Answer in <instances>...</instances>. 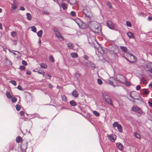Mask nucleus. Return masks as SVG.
I'll list each match as a JSON object with an SVG mask.
<instances>
[{"label": "nucleus", "mask_w": 152, "mask_h": 152, "mask_svg": "<svg viewBox=\"0 0 152 152\" xmlns=\"http://www.w3.org/2000/svg\"><path fill=\"white\" fill-rule=\"evenodd\" d=\"M106 5L109 7L110 9H112L113 8L111 4L110 3L109 1H107L106 2Z\"/></svg>", "instance_id": "obj_21"}, {"label": "nucleus", "mask_w": 152, "mask_h": 152, "mask_svg": "<svg viewBox=\"0 0 152 152\" xmlns=\"http://www.w3.org/2000/svg\"><path fill=\"white\" fill-rule=\"evenodd\" d=\"M119 125V124H118L117 122H115L113 123V126L114 128H115L116 127H117L118 126V125Z\"/></svg>", "instance_id": "obj_32"}, {"label": "nucleus", "mask_w": 152, "mask_h": 152, "mask_svg": "<svg viewBox=\"0 0 152 152\" xmlns=\"http://www.w3.org/2000/svg\"><path fill=\"white\" fill-rule=\"evenodd\" d=\"M20 9L21 10L24 11L25 10V8L23 6H20Z\"/></svg>", "instance_id": "obj_51"}, {"label": "nucleus", "mask_w": 152, "mask_h": 152, "mask_svg": "<svg viewBox=\"0 0 152 152\" xmlns=\"http://www.w3.org/2000/svg\"><path fill=\"white\" fill-rule=\"evenodd\" d=\"M44 13L45 14H46L47 15H49V12H44Z\"/></svg>", "instance_id": "obj_62"}, {"label": "nucleus", "mask_w": 152, "mask_h": 152, "mask_svg": "<svg viewBox=\"0 0 152 152\" xmlns=\"http://www.w3.org/2000/svg\"><path fill=\"white\" fill-rule=\"evenodd\" d=\"M127 35L130 38H133L134 37L133 35V34L131 32H128L127 33Z\"/></svg>", "instance_id": "obj_16"}, {"label": "nucleus", "mask_w": 152, "mask_h": 152, "mask_svg": "<svg viewBox=\"0 0 152 152\" xmlns=\"http://www.w3.org/2000/svg\"><path fill=\"white\" fill-rule=\"evenodd\" d=\"M61 97L62 99V100L64 101H67V99L66 96H65V95H61Z\"/></svg>", "instance_id": "obj_22"}, {"label": "nucleus", "mask_w": 152, "mask_h": 152, "mask_svg": "<svg viewBox=\"0 0 152 152\" xmlns=\"http://www.w3.org/2000/svg\"><path fill=\"white\" fill-rule=\"evenodd\" d=\"M121 49L124 52H126L127 51V49L126 47L124 46H121Z\"/></svg>", "instance_id": "obj_24"}, {"label": "nucleus", "mask_w": 152, "mask_h": 152, "mask_svg": "<svg viewBox=\"0 0 152 152\" xmlns=\"http://www.w3.org/2000/svg\"><path fill=\"white\" fill-rule=\"evenodd\" d=\"M22 64L24 66H26L27 65V62L24 61V60H23L22 61Z\"/></svg>", "instance_id": "obj_44"}, {"label": "nucleus", "mask_w": 152, "mask_h": 152, "mask_svg": "<svg viewBox=\"0 0 152 152\" xmlns=\"http://www.w3.org/2000/svg\"><path fill=\"white\" fill-rule=\"evenodd\" d=\"M134 135L137 139H140V135L137 133H134Z\"/></svg>", "instance_id": "obj_37"}, {"label": "nucleus", "mask_w": 152, "mask_h": 152, "mask_svg": "<svg viewBox=\"0 0 152 152\" xmlns=\"http://www.w3.org/2000/svg\"><path fill=\"white\" fill-rule=\"evenodd\" d=\"M45 78L48 79H50L51 77V76L49 74H45Z\"/></svg>", "instance_id": "obj_30"}, {"label": "nucleus", "mask_w": 152, "mask_h": 152, "mask_svg": "<svg viewBox=\"0 0 152 152\" xmlns=\"http://www.w3.org/2000/svg\"><path fill=\"white\" fill-rule=\"evenodd\" d=\"M70 14L72 16H74L75 15V13L74 11L71 12Z\"/></svg>", "instance_id": "obj_46"}, {"label": "nucleus", "mask_w": 152, "mask_h": 152, "mask_svg": "<svg viewBox=\"0 0 152 152\" xmlns=\"http://www.w3.org/2000/svg\"><path fill=\"white\" fill-rule=\"evenodd\" d=\"M152 65L148 64H147L146 66L145 69L146 70L149 72L151 73H152Z\"/></svg>", "instance_id": "obj_7"}, {"label": "nucleus", "mask_w": 152, "mask_h": 152, "mask_svg": "<svg viewBox=\"0 0 152 152\" xmlns=\"http://www.w3.org/2000/svg\"><path fill=\"white\" fill-rule=\"evenodd\" d=\"M17 98L15 97H13L11 99L12 102V103L15 102L17 101Z\"/></svg>", "instance_id": "obj_34"}, {"label": "nucleus", "mask_w": 152, "mask_h": 152, "mask_svg": "<svg viewBox=\"0 0 152 152\" xmlns=\"http://www.w3.org/2000/svg\"><path fill=\"white\" fill-rule=\"evenodd\" d=\"M54 32L56 36L59 40L60 41H63L64 40V37L61 36L58 29H54Z\"/></svg>", "instance_id": "obj_3"}, {"label": "nucleus", "mask_w": 152, "mask_h": 152, "mask_svg": "<svg viewBox=\"0 0 152 152\" xmlns=\"http://www.w3.org/2000/svg\"><path fill=\"white\" fill-rule=\"evenodd\" d=\"M20 109V106L18 104L16 105V109L18 111H19Z\"/></svg>", "instance_id": "obj_42"}, {"label": "nucleus", "mask_w": 152, "mask_h": 152, "mask_svg": "<svg viewBox=\"0 0 152 152\" xmlns=\"http://www.w3.org/2000/svg\"><path fill=\"white\" fill-rule=\"evenodd\" d=\"M133 93H137L135 91H132L130 93V94H129V96L131 98L133 99H137L139 100V99H135L132 96V94Z\"/></svg>", "instance_id": "obj_23"}, {"label": "nucleus", "mask_w": 152, "mask_h": 152, "mask_svg": "<svg viewBox=\"0 0 152 152\" xmlns=\"http://www.w3.org/2000/svg\"><path fill=\"white\" fill-rule=\"evenodd\" d=\"M141 93L143 94L147 95L148 94L149 91L147 89H142L141 90Z\"/></svg>", "instance_id": "obj_10"}, {"label": "nucleus", "mask_w": 152, "mask_h": 152, "mask_svg": "<svg viewBox=\"0 0 152 152\" xmlns=\"http://www.w3.org/2000/svg\"><path fill=\"white\" fill-rule=\"evenodd\" d=\"M117 127V128L119 132L121 133L122 132V128L121 125L119 124V125Z\"/></svg>", "instance_id": "obj_15"}, {"label": "nucleus", "mask_w": 152, "mask_h": 152, "mask_svg": "<svg viewBox=\"0 0 152 152\" xmlns=\"http://www.w3.org/2000/svg\"><path fill=\"white\" fill-rule=\"evenodd\" d=\"M43 33L42 31V30H40L37 32V35L39 37H40L42 36Z\"/></svg>", "instance_id": "obj_25"}, {"label": "nucleus", "mask_w": 152, "mask_h": 152, "mask_svg": "<svg viewBox=\"0 0 152 152\" xmlns=\"http://www.w3.org/2000/svg\"><path fill=\"white\" fill-rule=\"evenodd\" d=\"M108 82L110 85H111L113 86V81H111L110 80H109L108 81Z\"/></svg>", "instance_id": "obj_56"}, {"label": "nucleus", "mask_w": 152, "mask_h": 152, "mask_svg": "<svg viewBox=\"0 0 152 152\" xmlns=\"http://www.w3.org/2000/svg\"><path fill=\"white\" fill-rule=\"evenodd\" d=\"M93 113L94 114V115H95L96 116H98L99 115V113L96 111H94Z\"/></svg>", "instance_id": "obj_33"}, {"label": "nucleus", "mask_w": 152, "mask_h": 152, "mask_svg": "<svg viewBox=\"0 0 152 152\" xmlns=\"http://www.w3.org/2000/svg\"><path fill=\"white\" fill-rule=\"evenodd\" d=\"M116 146L119 149L122 150L123 148V146L122 144L120 143H117L116 144Z\"/></svg>", "instance_id": "obj_12"}, {"label": "nucleus", "mask_w": 152, "mask_h": 152, "mask_svg": "<svg viewBox=\"0 0 152 152\" xmlns=\"http://www.w3.org/2000/svg\"><path fill=\"white\" fill-rule=\"evenodd\" d=\"M38 72L40 74H42L43 75V77L45 76V74H44L45 72H40L39 71H38Z\"/></svg>", "instance_id": "obj_52"}, {"label": "nucleus", "mask_w": 152, "mask_h": 152, "mask_svg": "<svg viewBox=\"0 0 152 152\" xmlns=\"http://www.w3.org/2000/svg\"><path fill=\"white\" fill-rule=\"evenodd\" d=\"M126 25L128 27H131L132 26L131 23L129 21H126Z\"/></svg>", "instance_id": "obj_38"}, {"label": "nucleus", "mask_w": 152, "mask_h": 152, "mask_svg": "<svg viewBox=\"0 0 152 152\" xmlns=\"http://www.w3.org/2000/svg\"><path fill=\"white\" fill-rule=\"evenodd\" d=\"M78 20H78V19H77V20H75V21L76 23H77V24L79 25V24H78V23H77V21Z\"/></svg>", "instance_id": "obj_64"}, {"label": "nucleus", "mask_w": 152, "mask_h": 152, "mask_svg": "<svg viewBox=\"0 0 152 152\" xmlns=\"http://www.w3.org/2000/svg\"><path fill=\"white\" fill-rule=\"evenodd\" d=\"M83 58L84 59H85L86 60H88V56L86 55H85L84 56Z\"/></svg>", "instance_id": "obj_54"}, {"label": "nucleus", "mask_w": 152, "mask_h": 152, "mask_svg": "<svg viewBox=\"0 0 152 152\" xmlns=\"http://www.w3.org/2000/svg\"><path fill=\"white\" fill-rule=\"evenodd\" d=\"M98 83L100 85H101L102 83V80L99 79L97 80Z\"/></svg>", "instance_id": "obj_41"}, {"label": "nucleus", "mask_w": 152, "mask_h": 152, "mask_svg": "<svg viewBox=\"0 0 152 152\" xmlns=\"http://www.w3.org/2000/svg\"><path fill=\"white\" fill-rule=\"evenodd\" d=\"M92 31L96 35L102 36L103 35L102 31V29H91Z\"/></svg>", "instance_id": "obj_5"}, {"label": "nucleus", "mask_w": 152, "mask_h": 152, "mask_svg": "<svg viewBox=\"0 0 152 152\" xmlns=\"http://www.w3.org/2000/svg\"><path fill=\"white\" fill-rule=\"evenodd\" d=\"M32 31L34 32H36L37 29H31Z\"/></svg>", "instance_id": "obj_59"}, {"label": "nucleus", "mask_w": 152, "mask_h": 152, "mask_svg": "<svg viewBox=\"0 0 152 152\" xmlns=\"http://www.w3.org/2000/svg\"><path fill=\"white\" fill-rule=\"evenodd\" d=\"M91 69L92 70H94L95 69V66H96L95 64L94 63H91Z\"/></svg>", "instance_id": "obj_31"}, {"label": "nucleus", "mask_w": 152, "mask_h": 152, "mask_svg": "<svg viewBox=\"0 0 152 152\" xmlns=\"http://www.w3.org/2000/svg\"><path fill=\"white\" fill-rule=\"evenodd\" d=\"M125 84L128 86H130L129 82L127 81L125 82Z\"/></svg>", "instance_id": "obj_50"}, {"label": "nucleus", "mask_w": 152, "mask_h": 152, "mask_svg": "<svg viewBox=\"0 0 152 152\" xmlns=\"http://www.w3.org/2000/svg\"><path fill=\"white\" fill-rule=\"evenodd\" d=\"M10 83L13 84L15 86H16V83L15 81L11 80L10 81Z\"/></svg>", "instance_id": "obj_39"}, {"label": "nucleus", "mask_w": 152, "mask_h": 152, "mask_svg": "<svg viewBox=\"0 0 152 152\" xmlns=\"http://www.w3.org/2000/svg\"><path fill=\"white\" fill-rule=\"evenodd\" d=\"M20 69L22 70H24L25 69V67L23 66H20Z\"/></svg>", "instance_id": "obj_45"}, {"label": "nucleus", "mask_w": 152, "mask_h": 152, "mask_svg": "<svg viewBox=\"0 0 152 152\" xmlns=\"http://www.w3.org/2000/svg\"><path fill=\"white\" fill-rule=\"evenodd\" d=\"M70 104L72 106H75L77 105V103L75 101L71 100L70 102Z\"/></svg>", "instance_id": "obj_14"}, {"label": "nucleus", "mask_w": 152, "mask_h": 152, "mask_svg": "<svg viewBox=\"0 0 152 152\" xmlns=\"http://www.w3.org/2000/svg\"><path fill=\"white\" fill-rule=\"evenodd\" d=\"M11 36L13 37H15L16 36V32L14 31H12L11 33Z\"/></svg>", "instance_id": "obj_40"}, {"label": "nucleus", "mask_w": 152, "mask_h": 152, "mask_svg": "<svg viewBox=\"0 0 152 152\" xmlns=\"http://www.w3.org/2000/svg\"><path fill=\"white\" fill-rule=\"evenodd\" d=\"M116 79V80L119 82L123 83H124L126 78L123 75L118 74L117 75Z\"/></svg>", "instance_id": "obj_4"}, {"label": "nucleus", "mask_w": 152, "mask_h": 152, "mask_svg": "<svg viewBox=\"0 0 152 152\" xmlns=\"http://www.w3.org/2000/svg\"><path fill=\"white\" fill-rule=\"evenodd\" d=\"M17 88L20 90L22 91V88L21 86L20 85H18L17 87Z\"/></svg>", "instance_id": "obj_55"}, {"label": "nucleus", "mask_w": 152, "mask_h": 152, "mask_svg": "<svg viewBox=\"0 0 152 152\" xmlns=\"http://www.w3.org/2000/svg\"><path fill=\"white\" fill-rule=\"evenodd\" d=\"M89 28H101L100 23L96 21H90L88 24Z\"/></svg>", "instance_id": "obj_2"}, {"label": "nucleus", "mask_w": 152, "mask_h": 152, "mask_svg": "<svg viewBox=\"0 0 152 152\" xmlns=\"http://www.w3.org/2000/svg\"><path fill=\"white\" fill-rule=\"evenodd\" d=\"M36 117L40 119H42L44 118L40 116L38 114H36Z\"/></svg>", "instance_id": "obj_47"}, {"label": "nucleus", "mask_w": 152, "mask_h": 152, "mask_svg": "<svg viewBox=\"0 0 152 152\" xmlns=\"http://www.w3.org/2000/svg\"><path fill=\"white\" fill-rule=\"evenodd\" d=\"M6 63L7 65H12V62L7 59H6Z\"/></svg>", "instance_id": "obj_29"}, {"label": "nucleus", "mask_w": 152, "mask_h": 152, "mask_svg": "<svg viewBox=\"0 0 152 152\" xmlns=\"http://www.w3.org/2000/svg\"><path fill=\"white\" fill-rule=\"evenodd\" d=\"M72 95L75 97H77L78 96V94L77 91L74 90L72 92Z\"/></svg>", "instance_id": "obj_13"}, {"label": "nucleus", "mask_w": 152, "mask_h": 152, "mask_svg": "<svg viewBox=\"0 0 152 152\" xmlns=\"http://www.w3.org/2000/svg\"><path fill=\"white\" fill-rule=\"evenodd\" d=\"M22 138L20 136L17 137L16 139V141L17 142L19 143L22 140Z\"/></svg>", "instance_id": "obj_18"}, {"label": "nucleus", "mask_w": 152, "mask_h": 152, "mask_svg": "<svg viewBox=\"0 0 152 152\" xmlns=\"http://www.w3.org/2000/svg\"><path fill=\"white\" fill-rule=\"evenodd\" d=\"M137 14L139 16L145 17V14L142 12H138Z\"/></svg>", "instance_id": "obj_19"}, {"label": "nucleus", "mask_w": 152, "mask_h": 152, "mask_svg": "<svg viewBox=\"0 0 152 152\" xmlns=\"http://www.w3.org/2000/svg\"><path fill=\"white\" fill-rule=\"evenodd\" d=\"M26 71H27L26 73L27 75H30L31 74V72L30 71L27 69L26 70Z\"/></svg>", "instance_id": "obj_49"}, {"label": "nucleus", "mask_w": 152, "mask_h": 152, "mask_svg": "<svg viewBox=\"0 0 152 152\" xmlns=\"http://www.w3.org/2000/svg\"><path fill=\"white\" fill-rule=\"evenodd\" d=\"M39 65L42 68L46 69L47 67V65L44 63H40Z\"/></svg>", "instance_id": "obj_17"}, {"label": "nucleus", "mask_w": 152, "mask_h": 152, "mask_svg": "<svg viewBox=\"0 0 152 152\" xmlns=\"http://www.w3.org/2000/svg\"><path fill=\"white\" fill-rule=\"evenodd\" d=\"M149 86L150 87H151V88L152 89V83H151L149 84Z\"/></svg>", "instance_id": "obj_63"}, {"label": "nucleus", "mask_w": 152, "mask_h": 152, "mask_svg": "<svg viewBox=\"0 0 152 152\" xmlns=\"http://www.w3.org/2000/svg\"><path fill=\"white\" fill-rule=\"evenodd\" d=\"M26 16L27 19L29 20H30L31 18V16L30 14L28 13H26Z\"/></svg>", "instance_id": "obj_26"}, {"label": "nucleus", "mask_w": 152, "mask_h": 152, "mask_svg": "<svg viewBox=\"0 0 152 152\" xmlns=\"http://www.w3.org/2000/svg\"><path fill=\"white\" fill-rule=\"evenodd\" d=\"M11 10H14L17 8V7L18 6V3L15 2V0H14L13 2L11 4Z\"/></svg>", "instance_id": "obj_8"}, {"label": "nucleus", "mask_w": 152, "mask_h": 152, "mask_svg": "<svg viewBox=\"0 0 152 152\" xmlns=\"http://www.w3.org/2000/svg\"><path fill=\"white\" fill-rule=\"evenodd\" d=\"M102 94L103 98L106 103L108 104L113 106L112 101L110 97L105 92H103Z\"/></svg>", "instance_id": "obj_1"}, {"label": "nucleus", "mask_w": 152, "mask_h": 152, "mask_svg": "<svg viewBox=\"0 0 152 152\" xmlns=\"http://www.w3.org/2000/svg\"><path fill=\"white\" fill-rule=\"evenodd\" d=\"M30 28H36L34 26H32Z\"/></svg>", "instance_id": "obj_61"}, {"label": "nucleus", "mask_w": 152, "mask_h": 152, "mask_svg": "<svg viewBox=\"0 0 152 152\" xmlns=\"http://www.w3.org/2000/svg\"><path fill=\"white\" fill-rule=\"evenodd\" d=\"M84 14H85V15L86 16H87V17L88 18H90V15H87V14H85V12H84Z\"/></svg>", "instance_id": "obj_60"}, {"label": "nucleus", "mask_w": 152, "mask_h": 152, "mask_svg": "<svg viewBox=\"0 0 152 152\" xmlns=\"http://www.w3.org/2000/svg\"><path fill=\"white\" fill-rule=\"evenodd\" d=\"M132 110L139 114H141L142 113V111L141 109L137 106H133L132 107Z\"/></svg>", "instance_id": "obj_6"}, {"label": "nucleus", "mask_w": 152, "mask_h": 152, "mask_svg": "<svg viewBox=\"0 0 152 152\" xmlns=\"http://www.w3.org/2000/svg\"><path fill=\"white\" fill-rule=\"evenodd\" d=\"M75 76L77 79H78L80 77V74L78 73H76L75 74Z\"/></svg>", "instance_id": "obj_43"}, {"label": "nucleus", "mask_w": 152, "mask_h": 152, "mask_svg": "<svg viewBox=\"0 0 152 152\" xmlns=\"http://www.w3.org/2000/svg\"><path fill=\"white\" fill-rule=\"evenodd\" d=\"M48 87L49 88H50L51 89L52 88H53V86L51 84H48Z\"/></svg>", "instance_id": "obj_57"}, {"label": "nucleus", "mask_w": 152, "mask_h": 152, "mask_svg": "<svg viewBox=\"0 0 152 152\" xmlns=\"http://www.w3.org/2000/svg\"><path fill=\"white\" fill-rule=\"evenodd\" d=\"M152 18L150 16L148 17V21H151L152 20Z\"/></svg>", "instance_id": "obj_58"}, {"label": "nucleus", "mask_w": 152, "mask_h": 152, "mask_svg": "<svg viewBox=\"0 0 152 152\" xmlns=\"http://www.w3.org/2000/svg\"><path fill=\"white\" fill-rule=\"evenodd\" d=\"M107 137L108 138V139L112 142H114L115 140V135L113 136L112 135L107 134Z\"/></svg>", "instance_id": "obj_9"}, {"label": "nucleus", "mask_w": 152, "mask_h": 152, "mask_svg": "<svg viewBox=\"0 0 152 152\" xmlns=\"http://www.w3.org/2000/svg\"><path fill=\"white\" fill-rule=\"evenodd\" d=\"M19 114L20 115L23 116L24 115V111H21L20 112Z\"/></svg>", "instance_id": "obj_53"}, {"label": "nucleus", "mask_w": 152, "mask_h": 152, "mask_svg": "<svg viewBox=\"0 0 152 152\" xmlns=\"http://www.w3.org/2000/svg\"><path fill=\"white\" fill-rule=\"evenodd\" d=\"M67 47L69 48H73L74 47L73 45L70 43H68L67 44Z\"/></svg>", "instance_id": "obj_35"}, {"label": "nucleus", "mask_w": 152, "mask_h": 152, "mask_svg": "<svg viewBox=\"0 0 152 152\" xmlns=\"http://www.w3.org/2000/svg\"><path fill=\"white\" fill-rule=\"evenodd\" d=\"M107 26L109 28H114L113 24L111 21H109L106 23Z\"/></svg>", "instance_id": "obj_11"}, {"label": "nucleus", "mask_w": 152, "mask_h": 152, "mask_svg": "<svg viewBox=\"0 0 152 152\" xmlns=\"http://www.w3.org/2000/svg\"><path fill=\"white\" fill-rule=\"evenodd\" d=\"M71 56L73 58H77L78 56L77 54L75 53H72L70 54Z\"/></svg>", "instance_id": "obj_20"}, {"label": "nucleus", "mask_w": 152, "mask_h": 152, "mask_svg": "<svg viewBox=\"0 0 152 152\" xmlns=\"http://www.w3.org/2000/svg\"><path fill=\"white\" fill-rule=\"evenodd\" d=\"M6 96L9 99H10L12 97V96L10 95V92H7Z\"/></svg>", "instance_id": "obj_27"}, {"label": "nucleus", "mask_w": 152, "mask_h": 152, "mask_svg": "<svg viewBox=\"0 0 152 152\" xmlns=\"http://www.w3.org/2000/svg\"><path fill=\"white\" fill-rule=\"evenodd\" d=\"M61 7L64 10H65L66 9V7L65 3H63L61 4Z\"/></svg>", "instance_id": "obj_28"}, {"label": "nucleus", "mask_w": 152, "mask_h": 152, "mask_svg": "<svg viewBox=\"0 0 152 152\" xmlns=\"http://www.w3.org/2000/svg\"><path fill=\"white\" fill-rule=\"evenodd\" d=\"M141 88V86L140 85H138L136 87V89L137 90H139Z\"/></svg>", "instance_id": "obj_48"}, {"label": "nucleus", "mask_w": 152, "mask_h": 152, "mask_svg": "<svg viewBox=\"0 0 152 152\" xmlns=\"http://www.w3.org/2000/svg\"><path fill=\"white\" fill-rule=\"evenodd\" d=\"M49 59L50 61L52 62H53L54 61V58L52 56H50Z\"/></svg>", "instance_id": "obj_36"}]
</instances>
